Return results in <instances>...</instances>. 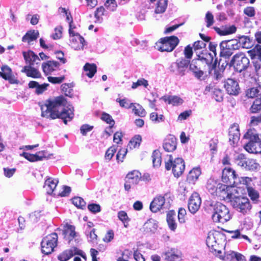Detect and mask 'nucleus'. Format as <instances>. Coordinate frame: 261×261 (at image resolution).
<instances>
[{
  "mask_svg": "<svg viewBox=\"0 0 261 261\" xmlns=\"http://www.w3.org/2000/svg\"><path fill=\"white\" fill-rule=\"evenodd\" d=\"M67 102L62 95L46 99L41 106V116L49 119H61L67 124L74 117L73 108H66Z\"/></svg>",
  "mask_w": 261,
  "mask_h": 261,
  "instance_id": "1",
  "label": "nucleus"
},
{
  "mask_svg": "<svg viewBox=\"0 0 261 261\" xmlns=\"http://www.w3.org/2000/svg\"><path fill=\"white\" fill-rule=\"evenodd\" d=\"M205 62L210 66L209 70L211 72L212 70L215 69L217 62V58L215 59L213 63V57L210 53H206L201 54V55L198 56V59H194L190 62L189 69L193 72L194 75L197 79L201 78L204 74L202 70H200V64L201 63Z\"/></svg>",
  "mask_w": 261,
  "mask_h": 261,
  "instance_id": "2",
  "label": "nucleus"
},
{
  "mask_svg": "<svg viewBox=\"0 0 261 261\" xmlns=\"http://www.w3.org/2000/svg\"><path fill=\"white\" fill-rule=\"evenodd\" d=\"M207 246L216 256L222 254V250L224 248L225 240L222 233L215 230L210 231L206 240Z\"/></svg>",
  "mask_w": 261,
  "mask_h": 261,
  "instance_id": "3",
  "label": "nucleus"
},
{
  "mask_svg": "<svg viewBox=\"0 0 261 261\" xmlns=\"http://www.w3.org/2000/svg\"><path fill=\"white\" fill-rule=\"evenodd\" d=\"M214 210L212 216V219L214 222L224 223L228 221L231 218L229 209L221 202H216L214 205L210 204Z\"/></svg>",
  "mask_w": 261,
  "mask_h": 261,
  "instance_id": "4",
  "label": "nucleus"
},
{
  "mask_svg": "<svg viewBox=\"0 0 261 261\" xmlns=\"http://www.w3.org/2000/svg\"><path fill=\"white\" fill-rule=\"evenodd\" d=\"M227 198L230 199L233 207L244 215L248 213L251 209V205L247 197L242 196L232 197V194H227Z\"/></svg>",
  "mask_w": 261,
  "mask_h": 261,
  "instance_id": "5",
  "label": "nucleus"
},
{
  "mask_svg": "<svg viewBox=\"0 0 261 261\" xmlns=\"http://www.w3.org/2000/svg\"><path fill=\"white\" fill-rule=\"evenodd\" d=\"M165 168L167 170L172 169L174 176L178 177L182 174L185 169V164L184 160L177 158L173 161L172 155H169V160L165 162Z\"/></svg>",
  "mask_w": 261,
  "mask_h": 261,
  "instance_id": "6",
  "label": "nucleus"
},
{
  "mask_svg": "<svg viewBox=\"0 0 261 261\" xmlns=\"http://www.w3.org/2000/svg\"><path fill=\"white\" fill-rule=\"evenodd\" d=\"M58 236L53 232L44 237L41 242V252L45 255L51 253L58 245Z\"/></svg>",
  "mask_w": 261,
  "mask_h": 261,
  "instance_id": "7",
  "label": "nucleus"
},
{
  "mask_svg": "<svg viewBox=\"0 0 261 261\" xmlns=\"http://www.w3.org/2000/svg\"><path fill=\"white\" fill-rule=\"evenodd\" d=\"M179 42L177 37L171 36L161 38L156 43V45L158 49L162 52H171L176 47Z\"/></svg>",
  "mask_w": 261,
  "mask_h": 261,
  "instance_id": "8",
  "label": "nucleus"
},
{
  "mask_svg": "<svg viewBox=\"0 0 261 261\" xmlns=\"http://www.w3.org/2000/svg\"><path fill=\"white\" fill-rule=\"evenodd\" d=\"M249 65V59L243 54H236L229 63V66H233L234 70L240 73L248 70Z\"/></svg>",
  "mask_w": 261,
  "mask_h": 261,
  "instance_id": "9",
  "label": "nucleus"
},
{
  "mask_svg": "<svg viewBox=\"0 0 261 261\" xmlns=\"http://www.w3.org/2000/svg\"><path fill=\"white\" fill-rule=\"evenodd\" d=\"M244 138L249 140L247 143L246 147L248 150L255 151L253 148L254 143H261V138L259 136V134L254 128H250L248 129L247 132L244 135Z\"/></svg>",
  "mask_w": 261,
  "mask_h": 261,
  "instance_id": "10",
  "label": "nucleus"
},
{
  "mask_svg": "<svg viewBox=\"0 0 261 261\" xmlns=\"http://www.w3.org/2000/svg\"><path fill=\"white\" fill-rule=\"evenodd\" d=\"M141 178V173L138 170L129 172L125 178L124 189L128 191L132 185H137Z\"/></svg>",
  "mask_w": 261,
  "mask_h": 261,
  "instance_id": "11",
  "label": "nucleus"
},
{
  "mask_svg": "<svg viewBox=\"0 0 261 261\" xmlns=\"http://www.w3.org/2000/svg\"><path fill=\"white\" fill-rule=\"evenodd\" d=\"M237 177L236 171L230 167H225L222 171V181L227 186L229 187L234 185L236 183L235 179Z\"/></svg>",
  "mask_w": 261,
  "mask_h": 261,
  "instance_id": "12",
  "label": "nucleus"
},
{
  "mask_svg": "<svg viewBox=\"0 0 261 261\" xmlns=\"http://www.w3.org/2000/svg\"><path fill=\"white\" fill-rule=\"evenodd\" d=\"M201 204V198L196 192H193L190 196L188 203L189 211L192 214L196 213L199 209Z\"/></svg>",
  "mask_w": 261,
  "mask_h": 261,
  "instance_id": "13",
  "label": "nucleus"
},
{
  "mask_svg": "<svg viewBox=\"0 0 261 261\" xmlns=\"http://www.w3.org/2000/svg\"><path fill=\"white\" fill-rule=\"evenodd\" d=\"M0 76L11 84H17L19 81L13 74L12 69L8 65H5L1 67Z\"/></svg>",
  "mask_w": 261,
  "mask_h": 261,
  "instance_id": "14",
  "label": "nucleus"
},
{
  "mask_svg": "<svg viewBox=\"0 0 261 261\" xmlns=\"http://www.w3.org/2000/svg\"><path fill=\"white\" fill-rule=\"evenodd\" d=\"M229 142L232 147H235L240 140V133L238 124L234 123L231 125L228 132Z\"/></svg>",
  "mask_w": 261,
  "mask_h": 261,
  "instance_id": "15",
  "label": "nucleus"
},
{
  "mask_svg": "<svg viewBox=\"0 0 261 261\" xmlns=\"http://www.w3.org/2000/svg\"><path fill=\"white\" fill-rule=\"evenodd\" d=\"M165 261H181L182 254L177 248H170L163 253Z\"/></svg>",
  "mask_w": 261,
  "mask_h": 261,
  "instance_id": "16",
  "label": "nucleus"
},
{
  "mask_svg": "<svg viewBox=\"0 0 261 261\" xmlns=\"http://www.w3.org/2000/svg\"><path fill=\"white\" fill-rule=\"evenodd\" d=\"M224 86L229 95H237L239 93L240 87L238 83L231 79H228L224 83Z\"/></svg>",
  "mask_w": 261,
  "mask_h": 261,
  "instance_id": "17",
  "label": "nucleus"
},
{
  "mask_svg": "<svg viewBox=\"0 0 261 261\" xmlns=\"http://www.w3.org/2000/svg\"><path fill=\"white\" fill-rule=\"evenodd\" d=\"M163 147L166 152L174 151L177 148V139L173 135H169L164 140Z\"/></svg>",
  "mask_w": 261,
  "mask_h": 261,
  "instance_id": "18",
  "label": "nucleus"
},
{
  "mask_svg": "<svg viewBox=\"0 0 261 261\" xmlns=\"http://www.w3.org/2000/svg\"><path fill=\"white\" fill-rule=\"evenodd\" d=\"M21 155L30 162H36L42 161L44 159H48V156L46 154L45 151H40L37 152L36 154H31L28 152H23Z\"/></svg>",
  "mask_w": 261,
  "mask_h": 261,
  "instance_id": "19",
  "label": "nucleus"
},
{
  "mask_svg": "<svg viewBox=\"0 0 261 261\" xmlns=\"http://www.w3.org/2000/svg\"><path fill=\"white\" fill-rule=\"evenodd\" d=\"M165 203V198L164 196H156L150 204V210L153 213H156L163 208Z\"/></svg>",
  "mask_w": 261,
  "mask_h": 261,
  "instance_id": "20",
  "label": "nucleus"
},
{
  "mask_svg": "<svg viewBox=\"0 0 261 261\" xmlns=\"http://www.w3.org/2000/svg\"><path fill=\"white\" fill-rule=\"evenodd\" d=\"M60 64L54 60L47 61L42 64V68L44 73L47 75L59 68Z\"/></svg>",
  "mask_w": 261,
  "mask_h": 261,
  "instance_id": "21",
  "label": "nucleus"
},
{
  "mask_svg": "<svg viewBox=\"0 0 261 261\" xmlns=\"http://www.w3.org/2000/svg\"><path fill=\"white\" fill-rule=\"evenodd\" d=\"M177 68V74L180 76H184L188 72V67L190 64V60L186 59H181L176 60L175 63Z\"/></svg>",
  "mask_w": 261,
  "mask_h": 261,
  "instance_id": "22",
  "label": "nucleus"
},
{
  "mask_svg": "<svg viewBox=\"0 0 261 261\" xmlns=\"http://www.w3.org/2000/svg\"><path fill=\"white\" fill-rule=\"evenodd\" d=\"M58 182V179H53L51 177H49L45 180L44 187L48 194L56 195L57 194L55 192Z\"/></svg>",
  "mask_w": 261,
  "mask_h": 261,
  "instance_id": "23",
  "label": "nucleus"
},
{
  "mask_svg": "<svg viewBox=\"0 0 261 261\" xmlns=\"http://www.w3.org/2000/svg\"><path fill=\"white\" fill-rule=\"evenodd\" d=\"M75 227L70 224H66L63 230L64 238L70 243L76 236Z\"/></svg>",
  "mask_w": 261,
  "mask_h": 261,
  "instance_id": "24",
  "label": "nucleus"
},
{
  "mask_svg": "<svg viewBox=\"0 0 261 261\" xmlns=\"http://www.w3.org/2000/svg\"><path fill=\"white\" fill-rule=\"evenodd\" d=\"M21 72L25 73L27 76L33 79H39L42 77L40 71L32 66H24Z\"/></svg>",
  "mask_w": 261,
  "mask_h": 261,
  "instance_id": "25",
  "label": "nucleus"
},
{
  "mask_svg": "<svg viewBox=\"0 0 261 261\" xmlns=\"http://www.w3.org/2000/svg\"><path fill=\"white\" fill-rule=\"evenodd\" d=\"M176 217V214L174 210H170L167 213L166 220L169 227L171 230H175L177 228Z\"/></svg>",
  "mask_w": 261,
  "mask_h": 261,
  "instance_id": "26",
  "label": "nucleus"
},
{
  "mask_svg": "<svg viewBox=\"0 0 261 261\" xmlns=\"http://www.w3.org/2000/svg\"><path fill=\"white\" fill-rule=\"evenodd\" d=\"M76 28L75 25L73 24V19L71 16H70V21L69 23V34L70 37H76L80 41V46L84 47L85 39L80 35L78 33H75L73 30Z\"/></svg>",
  "mask_w": 261,
  "mask_h": 261,
  "instance_id": "27",
  "label": "nucleus"
},
{
  "mask_svg": "<svg viewBox=\"0 0 261 261\" xmlns=\"http://www.w3.org/2000/svg\"><path fill=\"white\" fill-rule=\"evenodd\" d=\"M39 33L37 30H30L28 31L25 34L22 38V41L23 42H27L29 44L35 41L39 37Z\"/></svg>",
  "mask_w": 261,
  "mask_h": 261,
  "instance_id": "28",
  "label": "nucleus"
},
{
  "mask_svg": "<svg viewBox=\"0 0 261 261\" xmlns=\"http://www.w3.org/2000/svg\"><path fill=\"white\" fill-rule=\"evenodd\" d=\"M162 98L165 102L173 106L180 105L184 102V100L181 98L176 95L164 96Z\"/></svg>",
  "mask_w": 261,
  "mask_h": 261,
  "instance_id": "29",
  "label": "nucleus"
},
{
  "mask_svg": "<svg viewBox=\"0 0 261 261\" xmlns=\"http://www.w3.org/2000/svg\"><path fill=\"white\" fill-rule=\"evenodd\" d=\"M201 174V171L199 167L193 168L189 173L187 176V180L189 183L195 184Z\"/></svg>",
  "mask_w": 261,
  "mask_h": 261,
  "instance_id": "30",
  "label": "nucleus"
},
{
  "mask_svg": "<svg viewBox=\"0 0 261 261\" xmlns=\"http://www.w3.org/2000/svg\"><path fill=\"white\" fill-rule=\"evenodd\" d=\"M220 48V56L224 57L225 59H229L233 54V52L227 45L225 43V41H222L219 44Z\"/></svg>",
  "mask_w": 261,
  "mask_h": 261,
  "instance_id": "31",
  "label": "nucleus"
},
{
  "mask_svg": "<svg viewBox=\"0 0 261 261\" xmlns=\"http://www.w3.org/2000/svg\"><path fill=\"white\" fill-rule=\"evenodd\" d=\"M156 0H150V3H153ZM168 5V0H157L155 12L156 14L163 13L165 11Z\"/></svg>",
  "mask_w": 261,
  "mask_h": 261,
  "instance_id": "32",
  "label": "nucleus"
},
{
  "mask_svg": "<svg viewBox=\"0 0 261 261\" xmlns=\"http://www.w3.org/2000/svg\"><path fill=\"white\" fill-rule=\"evenodd\" d=\"M84 70L85 71L87 72L86 74V75L89 78H92L97 71V66L94 63L90 64L87 63L84 66Z\"/></svg>",
  "mask_w": 261,
  "mask_h": 261,
  "instance_id": "33",
  "label": "nucleus"
},
{
  "mask_svg": "<svg viewBox=\"0 0 261 261\" xmlns=\"http://www.w3.org/2000/svg\"><path fill=\"white\" fill-rule=\"evenodd\" d=\"M153 166L154 167H160L162 163V153L158 150H154L151 155Z\"/></svg>",
  "mask_w": 261,
  "mask_h": 261,
  "instance_id": "34",
  "label": "nucleus"
},
{
  "mask_svg": "<svg viewBox=\"0 0 261 261\" xmlns=\"http://www.w3.org/2000/svg\"><path fill=\"white\" fill-rule=\"evenodd\" d=\"M73 87L72 83H64L61 85V90L66 96L71 98L73 96Z\"/></svg>",
  "mask_w": 261,
  "mask_h": 261,
  "instance_id": "35",
  "label": "nucleus"
},
{
  "mask_svg": "<svg viewBox=\"0 0 261 261\" xmlns=\"http://www.w3.org/2000/svg\"><path fill=\"white\" fill-rule=\"evenodd\" d=\"M142 141V137L140 135H135L129 141L127 147L130 149H133L139 147Z\"/></svg>",
  "mask_w": 261,
  "mask_h": 261,
  "instance_id": "36",
  "label": "nucleus"
},
{
  "mask_svg": "<svg viewBox=\"0 0 261 261\" xmlns=\"http://www.w3.org/2000/svg\"><path fill=\"white\" fill-rule=\"evenodd\" d=\"M246 95L249 98L261 97V87H253L248 89L246 91Z\"/></svg>",
  "mask_w": 261,
  "mask_h": 261,
  "instance_id": "37",
  "label": "nucleus"
},
{
  "mask_svg": "<svg viewBox=\"0 0 261 261\" xmlns=\"http://www.w3.org/2000/svg\"><path fill=\"white\" fill-rule=\"evenodd\" d=\"M227 187L228 186L225 185L218 184L217 186V190L215 192L216 193L213 194L212 195L220 197H222L223 198H224V195H227V194H228L226 191ZM226 197H227V196Z\"/></svg>",
  "mask_w": 261,
  "mask_h": 261,
  "instance_id": "38",
  "label": "nucleus"
},
{
  "mask_svg": "<svg viewBox=\"0 0 261 261\" xmlns=\"http://www.w3.org/2000/svg\"><path fill=\"white\" fill-rule=\"evenodd\" d=\"M260 68L261 64L258 61L253 62V67L249 66L248 70H247V72L249 73V76L252 77L255 75H258Z\"/></svg>",
  "mask_w": 261,
  "mask_h": 261,
  "instance_id": "39",
  "label": "nucleus"
},
{
  "mask_svg": "<svg viewBox=\"0 0 261 261\" xmlns=\"http://www.w3.org/2000/svg\"><path fill=\"white\" fill-rule=\"evenodd\" d=\"M236 254V252L230 250L225 252L224 255L220 254L217 256L222 260L235 261Z\"/></svg>",
  "mask_w": 261,
  "mask_h": 261,
  "instance_id": "40",
  "label": "nucleus"
},
{
  "mask_svg": "<svg viewBox=\"0 0 261 261\" xmlns=\"http://www.w3.org/2000/svg\"><path fill=\"white\" fill-rule=\"evenodd\" d=\"M251 113H258L261 112V97L256 98L250 108Z\"/></svg>",
  "mask_w": 261,
  "mask_h": 261,
  "instance_id": "41",
  "label": "nucleus"
},
{
  "mask_svg": "<svg viewBox=\"0 0 261 261\" xmlns=\"http://www.w3.org/2000/svg\"><path fill=\"white\" fill-rule=\"evenodd\" d=\"M74 255L72 249H67L61 253L58 256L60 261H67Z\"/></svg>",
  "mask_w": 261,
  "mask_h": 261,
  "instance_id": "42",
  "label": "nucleus"
},
{
  "mask_svg": "<svg viewBox=\"0 0 261 261\" xmlns=\"http://www.w3.org/2000/svg\"><path fill=\"white\" fill-rule=\"evenodd\" d=\"M157 228V224L152 220H148L144 225V229L147 232H154Z\"/></svg>",
  "mask_w": 261,
  "mask_h": 261,
  "instance_id": "43",
  "label": "nucleus"
},
{
  "mask_svg": "<svg viewBox=\"0 0 261 261\" xmlns=\"http://www.w3.org/2000/svg\"><path fill=\"white\" fill-rule=\"evenodd\" d=\"M132 255V251L128 249H126L121 253L120 256L117 258V261H128Z\"/></svg>",
  "mask_w": 261,
  "mask_h": 261,
  "instance_id": "44",
  "label": "nucleus"
},
{
  "mask_svg": "<svg viewBox=\"0 0 261 261\" xmlns=\"http://www.w3.org/2000/svg\"><path fill=\"white\" fill-rule=\"evenodd\" d=\"M259 164L256 162V160L253 159H248L246 162L245 169L248 170H256Z\"/></svg>",
  "mask_w": 261,
  "mask_h": 261,
  "instance_id": "45",
  "label": "nucleus"
},
{
  "mask_svg": "<svg viewBox=\"0 0 261 261\" xmlns=\"http://www.w3.org/2000/svg\"><path fill=\"white\" fill-rule=\"evenodd\" d=\"M101 119L106 122L107 124H109V128L110 129H111L115 125V122L114 120L108 113L105 112L102 113Z\"/></svg>",
  "mask_w": 261,
  "mask_h": 261,
  "instance_id": "46",
  "label": "nucleus"
},
{
  "mask_svg": "<svg viewBox=\"0 0 261 261\" xmlns=\"http://www.w3.org/2000/svg\"><path fill=\"white\" fill-rule=\"evenodd\" d=\"M118 217L119 219L123 223L124 227H127L128 225V222L130 221L127 213L124 211H120L118 213Z\"/></svg>",
  "mask_w": 261,
  "mask_h": 261,
  "instance_id": "47",
  "label": "nucleus"
},
{
  "mask_svg": "<svg viewBox=\"0 0 261 261\" xmlns=\"http://www.w3.org/2000/svg\"><path fill=\"white\" fill-rule=\"evenodd\" d=\"M225 41L227 47H229L232 52L240 48V43L237 40L231 39Z\"/></svg>",
  "mask_w": 261,
  "mask_h": 261,
  "instance_id": "48",
  "label": "nucleus"
},
{
  "mask_svg": "<svg viewBox=\"0 0 261 261\" xmlns=\"http://www.w3.org/2000/svg\"><path fill=\"white\" fill-rule=\"evenodd\" d=\"M248 196L252 201H257L259 198L258 192L255 190L252 187H248L247 188Z\"/></svg>",
  "mask_w": 261,
  "mask_h": 261,
  "instance_id": "49",
  "label": "nucleus"
},
{
  "mask_svg": "<svg viewBox=\"0 0 261 261\" xmlns=\"http://www.w3.org/2000/svg\"><path fill=\"white\" fill-rule=\"evenodd\" d=\"M117 150V147L113 145L109 147L106 152L105 153V159L110 161L113 157L115 153Z\"/></svg>",
  "mask_w": 261,
  "mask_h": 261,
  "instance_id": "50",
  "label": "nucleus"
},
{
  "mask_svg": "<svg viewBox=\"0 0 261 261\" xmlns=\"http://www.w3.org/2000/svg\"><path fill=\"white\" fill-rule=\"evenodd\" d=\"M72 203L77 207L83 208L86 206L84 200L80 197H75L72 199Z\"/></svg>",
  "mask_w": 261,
  "mask_h": 261,
  "instance_id": "51",
  "label": "nucleus"
},
{
  "mask_svg": "<svg viewBox=\"0 0 261 261\" xmlns=\"http://www.w3.org/2000/svg\"><path fill=\"white\" fill-rule=\"evenodd\" d=\"M148 85V81L144 78H141L136 82H133L132 85V89H136L139 86H143L146 88Z\"/></svg>",
  "mask_w": 261,
  "mask_h": 261,
  "instance_id": "52",
  "label": "nucleus"
},
{
  "mask_svg": "<svg viewBox=\"0 0 261 261\" xmlns=\"http://www.w3.org/2000/svg\"><path fill=\"white\" fill-rule=\"evenodd\" d=\"M127 152V149L120 148L116 154V160L118 163L122 162Z\"/></svg>",
  "mask_w": 261,
  "mask_h": 261,
  "instance_id": "53",
  "label": "nucleus"
},
{
  "mask_svg": "<svg viewBox=\"0 0 261 261\" xmlns=\"http://www.w3.org/2000/svg\"><path fill=\"white\" fill-rule=\"evenodd\" d=\"M184 54L185 55L184 59L190 60V59L192 58L193 51L192 47L190 45H188L185 47Z\"/></svg>",
  "mask_w": 261,
  "mask_h": 261,
  "instance_id": "54",
  "label": "nucleus"
},
{
  "mask_svg": "<svg viewBox=\"0 0 261 261\" xmlns=\"http://www.w3.org/2000/svg\"><path fill=\"white\" fill-rule=\"evenodd\" d=\"M218 184L214 181H208L207 183L206 188L211 195L216 193L215 192L217 190V186H218Z\"/></svg>",
  "mask_w": 261,
  "mask_h": 261,
  "instance_id": "55",
  "label": "nucleus"
},
{
  "mask_svg": "<svg viewBox=\"0 0 261 261\" xmlns=\"http://www.w3.org/2000/svg\"><path fill=\"white\" fill-rule=\"evenodd\" d=\"M213 96L217 101H221L223 99V93L221 90L215 89Z\"/></svg>",
  "mask_w": 261,
  "mask_h": 261,
  "instance_id": "56",
  "label": "nucleus"
},
{
  "mask_svg": "<svg viewBox=\"0 0 261 261\" xmlns=\"http://www.w3.org/2000/svg\"><path fill=\"white\" fill-rule=\"evenodd\" d=\"M133 111L136 115L139 116L140 117H144L145 116L146 113L144 109L141 106L138 105V107H135L133 109Z\"/></svg>",
  "mask_w": 261,
  "mask_h": 261,
  "instance_id": "57",
  "label": "nucleus"
},
{
  "mask_svg": "<svg viewBox=\"0 0 261 261\" xmlns=\"http://www.w3.org/2000/svg\"><path fill=\"white\" fill-rule=\"evenodd\" d=\"M93 128V126L90 125L88 124H84L80 127V132L83 136H86L87 133L92 130Z\"/></svg>",
  "mask_w": 261,
  "mask_h": 261,
  "instance_id": "58",
  "label": "nucleus"
},
{
  "mask_svg": "<svg viewBox=\"0 0 261 261\" xmlns=\"http://www.w3.org/2000/svg\"><path fill=\"white\" fill-rule=\"evenodd\" d=\"M65 76L63 75L60 77L48 76L47 80L49 82L54 84H60L65 80Z\"/></svg>",
  "mask_w": 261,
  "mask_h": 261,
  "instance_id": "59",
  "label": "nucleus"
},
{
  "mask_svg": "<svg viewBox=\"0 0 261 261\" xmlns=\"http://www.w3.org/2000/svg\"><path fill=\"white\" fill-rule=\"evenodd\" d=\"M253 148H254V150H255V151L254 150V151H250V150H248V149H247V148L246 147V145H244V148L245 149V150L246 151H247L248 152L250 153H253V154H258V153H260L261 154V143L260 144V142L259 143H254L253 144Z\"/></svg>",
  "mask_w": 261,
  "mask_h": 261,
  "instance_id": "60",
  "label": "nucleus"
},
{
  "mask_svg": "<svg viewBox=\"0 0 261 261\" xmlns=\"http://www.w3.org/2000/svg\"><path fill=\"white\" fill-rule=\"evenodd\" d=\"M114 238V231L112 229L109 230L105 237H103L102 240L106 243H109L112 241Z\"/></svg>",
  "mask_w": 261,
  "mask_h": 261,
  "instance_id": "61",
  "label": "nucleus"
},
{
  "mask_svg": "<svg viewBox=\"0 0 261 261\" xmlns=\"http://www.w3.org/2000/svg\"><path fill=\"white\" fill-rule=\"evenodd\" d=\"M105 6L111 11H114L117 7L115 0H107L105 3Z\"/></svg>",
  "mask_w": 261,
  "mask_h": 261,
  "instance_id": "62",
  "label": "nucleus"
},
{
  "mask_svg": "<svg viewBox=\"0 0 261 261\" xmlns=\"http://www.w3.org/2000/svg\"><path fill=\"white\" fill-rule=\"evenodd\" d=\"M186 211L184 208H179L178 212V219L180 223L185 222Z\"/></svg>",
  "mask_w": 261,
  "mask_h": 261,
  "instance_id": "63",
  "label": "nucleus"
},
{
  "mask_svg": "<svg viewBox=\"0 0 261 261\" xmlns=\"http://www.w3.org/2000/svg\"><path fill=\"white\" fill-rule=\"evenodd\" d=\"M205 21L206 22V27L207 28L211 27L214 22V16L213 14L210 12H207L206 13Z\"/></svg>",
  "mask_w": 261,
  "mask_h": 261,
  "instance_id": "64",
  "label": "nucleus"
}]
</instances>
